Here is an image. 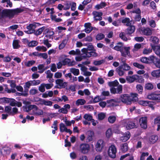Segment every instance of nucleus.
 <instances>
[{
	"label": "nucleus",
	"mask_w": 160,
	"mask_h": 160,
	"mask_svg": "<svg viewBox=\"0 0 160 160\" xmlns=\"http://www.w3.org/2000/svg\"><path fill=\"white\" fill-rule=\"evenodd\" d=\"M2 7H0V20H2L4 18L10 19L13 18L15 15H17L24 11L22 8H18L14 9H4L2 10Z\"/></svg>",
	"instance_id": "f257e3e1"
},
{
	"label": "nucleus",
	"mask_w": 160,
	"mask_h": 160,
	"mask_svg": "<svg viewBox=\"0 0 160 160\" xmlns=\"http://www.w3.org/2000/svg\"><path fill=\"white\" fill-rule=\"evenodd\" d=\"M81 51L83 52L82 57L84 58L98 56V54L96 52V50L94 48L91 43L88 46L87 48H83L81 50Z\"/></svg>",
	"instance_id": "f03ea898"
},
{
	"label": "nucleus",
	"mask_w": 160,
	"mask_h": 160,
	"mask_svg": "<svg viewBox=\"0 0 160 160\" xmlns=\"http://www.w3.org/2000/svg\"><path fill=\"white\" fill-rule=\"evenodd\" d=\"M119 99L123 103L129 105L131 103L132 101L137 100L138 98L136 96L132 98L128 94H124L120 95Z\"/></svg>",
	"instance_id": "7ed1b4c3"
},
{
	"label": "nucleus",
	"mask_w": 160,
	"mask_h": 160,
	"mask_svg": "<svg viewBox=\"0 0 160 160\" xmlns=\"http://www.w3.org/2000/svg\"><path fill=\"white\" fill-rule=\"evenodd\" d=\"M110 90L112 94H121L122 92V86L121 85H119L115 87H112Z\"/></svg>",
	"instance_id": "20e7f679"
},
{
	"label": "nucleus",
	"mask_w": 160,
	"mask_h": 160,
	"mask_svg": "<svg viewBox=\"0 0 160 160\" xmlns=\"http://www.w3.org/2000/svg\"><path fill=\"white\" fill-rule=\"evenodd\" d=\"M90 150V146L87 143H82L79 146V151L84 154L87 153Z\"/></svg>",
	"instance_id": "39448f33"
},
{
	"label": "nucleus",
	"mask_w": 160,
	"mask_h": 160,
	"mask_svg": "<svg viewBox=\"0 0 160 160\" xmlns=\"http://www.w3.org/2000/svg\"><path fill=\"white\" fill-rule=\"evenodd\" d=\"M116 148L115 146L113 145H112L109 147L108 149V155L111 158H115L116 156Z\"/></svg>",
	"instance_id": "423d86ee"
},
{
	"label": "nucleus",
	"mask_w": 160,
	"mask_h": 160,
	"mask_svg": "<svg viewBox=\"0 0 160 160\" xmlns=\"http://www.w3.org/2000/svg\"><path fill=\"white\" fill-rule=\"evenodd\" d=\"M147 98L150 100H160V94H158L154 92L148 95Z\"/></svg>",
	"instance_id": "0eeeda50"
},
{
	"label": "nucleus",
	"mask_w": 160,
	"mask_h": 160,
	"mask_svg": "<svg viewBox=\"0 0 160 160\" xmlns=\"http://www.w3.org/2000/svg\"><path fill=\"white\" fill-rule=\"evenodd\" d=\"M147 118L146 117H142L139 119L140 126L141 128L145 129L147 128Z\"/></svg>",
	"instance_id": "6e6552de"
},
{
	"label": "nucleus",
	"mask_w": 160,
	"mask_h": 160,
	"mask_svg": "<svg viewBox=\"0 0 160 160\" xmlns=\"http://www.w3.org/2000/svg\"><path fill=\"white\" fill-rule=\"evenodd\" d=\"M104 146V144L103 140L101 139L98 140L95 146L96 151L101 152Z\"/></svg>",
	"instance_id": "1a4fd4ad"
},
{
	"label": "nucleus",
	"mask_w": 160,
	"mask_h": 160,
	"mask_svg": "<svg viewBox=\"0 0 160 160\" xmlns=\"http://www.w3.org/2000/svg\"><path fill=\"white\" fill-rule=\"evenodd\" d=\"M92 14L94 16V18L95 20L100 21L102 20V12L93 11L92 12Z\"/></svg>",
	"instance_id": "9d476101"
},
{
	"label": "nucleus",
	"mask_w": 160,
	"mask_h": 160,
	"mask_svg": "<svg viewBox=\"0 0 160 160\" xmlns=\"http://www.w3.org/2000/svg\"><path fill=\"white\" fill-rule=\"evenodd\" d=\"M60 129L61 132H69L70 134L72 133V131L69 129H68L65 126V125L62 123H61L60 124Z\"/></svg>",
	"instance_id": "9b49d317"
},
{
	"label": "nucleus",
	"mask_w": 160,
	"mask_h": 160,
	"mask_svg": "<svg viewBox=\"0 0 160 160\" xmlns=\"http://www.w3.org/2000/svg\"><path fill=\"white\" fill-rule=\"evenodd\" d=\"M9 104L12 107L17 106L19 107L22 106V104L21 102H18L13 98L10 99Z\"/></svg>",
	"instance_id": "f8f14e48"
},
{
	"label": "nucleus",
	"mask_w": 160,
	"mask_h": 160,
	"mask_svg": "<svg viewBox=\"0 0 160 160\" xmlns=\"http://www.w3.org/2000/svg\"><path fill=\"white\" fill-rule=\"evenodd\" d=\"M130 137V133L128 131L126 132L123 136L120 138V140L123 142H125L128 140Z\"/></svg>",
	"instance_id": "ddd939ff"
},
{
	"label": "nucleus",
	"mask_w": 160,
	"mask_h": 160,
	"mask_svg": "<svg viewBox=\"0 0 160 160\" xmlns=\"http://www.w3.org/2000/svg\"><path fill=\"white\" fill-rule=\"evenodd\" d=\"M125 127L127 129H130L137 128V126L136 125L135 122L132 121H129L125 125Z\"/></svg>",
	"instance_id": "4468645a"
},
{
	"label": "nucleus",
	"mask_w": 160,
	"mask_h": 160,
	"mask_svg": "<svg viewBox=\"0 0 160 160\" xmlns=\"http://www.w3.org/2000/svg\"><path fill=\"white\" fill-rule=\"evenodd\" d=\"M32 112V113H30V114L36 116H40L43 115V111L41 109L38 108L37 107V108H34V109L33 110Z\"/></svg>",
	"instance_id": "2eb2a0df"
},
{
	"label": "nucleus",
	"mask_w": 160,
	"mask_h": 160,
	"mask_svg": "<svg viewBox=\"0 0 160 160\" xmlns=\"http://www.w3.org/2000/svg\"><path fill=\"white\" fill-rule=\"evenodd\" d=\"M57 84L60 87V88H64L67 86V83L63 82L62 79H58L56 80Z\"/></svg>",
	"instance_id": "dca6fc26"
},
{
	"label": "nucleus",
	"mask_w": 160,
	"mask_h": 160,
	"mask_svg": "<svg viewBox=\"0 0 160 160\" xmlns=\"http://www.w3.org/2000/svg\"><path fill=\"white\" fill-rule=\"evenodd\" d=\"M130 48L129 47H126L122 49V52H121V55L124 57H126L127 55H128L130 53L129 50Z\"/></svg>",
	"instance_id": "f3484780"
},
{
	"label": "nucleus",
	"mask_w": 160,
	"mask_h": 160,
	"mask_svg": "<svg viewBox=\"0 0 160 160\" xmlns=\"http://www.w3.org/2000/svg\"><path fill=\"white\" fill-rule=\"evenodd\" d=\"M40 24L39 23L34 22L32 24H30L27 27V28L28 30H35V29L38 26H39Z\"/></svg>",
	"instance_id": "a211bd4d"
},
{
	"label": "nucleus",
	"mask_w": 160,
	"mask_h": 160,
	"mask_svg": "<svg viewBox=\"0 0 160 160\" xmlns=\"http://www.w3.org/2000/svg\"><path fill=\"white\" fill-rule=\"evenodd\" d=\"M137 75H134L132 76H128L126 78V80L129 82L131 83L136 81V78H138Z\"/></svg>",
	"instance_id": "6ab92c4d"
},
{
	"label": "nucleus",
	"mask_w": 160,
	"mask_h": 160,
	"mask_svg": "<svg viewBox=\"0 0 160 160\" xmlns=\"http://www.w3.org/2000/svg\"><path fill=\"white\" fill-rule=\"evenodd\" d=\"M24 110L27 112H29L31 110L34 108H37V106L35 105H30L28 106H23Z\"/></svg>",
	"instance_id": "aec40b11"
},
{
	"label": "nucleus",
	"mask_w": 160,
	"mask_h": 160,
	"mask_svg": "<svg viewBox=\"0 0 160 160\" xmlns=\"http://www.w3.org/2000/svg\"><path fill=\"white\" fill-rule=\"evenodd\" d=\"M87 142H90L93 140L92 137L94 136V133L93 131H88L87 132Z\"/></svg>",
	"instance_id": "412c9836"
},
{
	"label": "nucleus",
	"mask_w": 160,
	"mask_h": 160,
	"mask_svg": "<svg viewBox=\"0 0 160 160\" xmlns=\"http://www.w3.org/2000/svg\"><path fill=\"white\" fill-rule=\"evenodd\" d=\"M0 152L3 155L9 154L10 152V149L8 147L3 148L1 150Z\"/></svg>",
	"instance_id": "4be33fe9"
},
{
	"label": "nucleus",
	"mask_w": 160,
	"mask_h": 160,
	"mask_svg": "<svg viewBox=\"0 0 160 160\" xmlns=\"http://www.w3.org/2000/svg\"><path fill=\"white\" fill-rule=\"evenodd\" d=\"M122 46L123 44L122 43L119 42L117 43V45L114 47L113 48L117 51L122 52V49L123 48Z\"/></svg>",
	"instance_id": "5701e85b"
},
{
	"label": "nucleus",
	"mask_w": 160,
	"mask_h": 160,
	"mask_svg": "<svg viewBox=\"0 0 160 160\" xmlns=\"http://www.w3.org/2000/svg\"><path fill=\"white\" fill-rule=\"evenodd\" d=\"M135 30L134 26L129 27L126 30V32L127 34L130 35L134 32Z\"/></svg>",
	"instance_id": "b1692460"
},
{
	"label": "nucleus",
	"mask_w": 160,
	"mask_h": 160,
	"mask_svg": "<svg viewBox=\"0 0 160 160\" xmlns=\"http://www.w3.org/2000/svg\"><path fill=\"white\" fill-rule=\"evenodd\" d=\"M141 31L143 34L146 35H150L152 33V31L149 28H142Z\"/></svg>",
	"instance_id": "393cba45"
},
{
	"label": "nucleus",
	"mask_w": 160,
	"mask_h": 160,
	"mask_svg": "<svg viewBox=\"0 0 160 160\" xmlns=\"http://www.w3.org/2000/svg\"><path fill=\"white\" fill-rule=\"evenodd\" d=\"M152 76L156 78H158L160 77V69L153 71L152 72Z\"/></svg>",
	"instance_id": "a878e982"
},
{
	"label": "nucleus",
	"mask_w": 160,
	"mask_h": 160,
	"mask_svg": "<svg viewBox=\"0 0 160 160\" xmlns=\"http://www.w3.org/2000/svg\"><path fill=\"white\" fill-rule=\"evenodd\" d=\"M119 83L117 80L113 81L110 82H108V84L109 86L112 87H115L119 85Z\"/></svg>",
	"instance_id": "bb28decb"
},
{
	"label": "nucleus",
	"mask_w": 160,
	"mask_h": 160,
	"mask_svg": "<svg viewBox=\"0 0 160 160\" xmlns=\"http://www.w3.org/2000/svg\"><path fill=\"white\" fill-rule=\"evenodd\" d=\"M120 147L121 150L122 152H125L128 150V145L127 143H125L121 144Z\"/></svg>",
	"instance_id": "cd10ccee"
},
{
	"label": "nucleus",
	"mask_w": 160,
	"mask_h": 160,
	"mask_svg": "<svg viewBox=\"0 0 160 160\" xmlns=\"http://www.w3.org/2000/svg\"><path fill=\"white\" fill-rule=\"evenodd\" d=\"M158 139V136L156 135H152L149 139V141L150 143H155Z\"/></svg>",
	"instance_id": "c85d7f7f"
},
{
	"label": "nucleus",
	"mask_w": 160,
	"mask_h": 160,
	"mask_svg": "<svg viewBox=\"0 0 160 160\" xmlns=\"http://www.w3.org/2000/svg\"><path fill=\"white\" fill-rule=\"evenodd\" d=\"M70 71L75 76H77L79 74V71L78 69L74 68H71L70 69Z\"/></svg>",
	"instance_id": "c756f323"
},
{
	"label": "nucleus",
	"mask_w": 160,
	"mask_h": 160,
	"mask_svg": "<svg viewBox=\"0 0 160 160\" xmlns=\"http://www.w3.org/2000/svg\"><path fill=\"white\" fill-rule=\"evenodd\" d=\"M153 49L156 54L160 58V46H155Z\"/></svg>",
	"instance_id": "7c9ffc66"
},
{
	"label": "nucleus",
	"mask_w": 160,
	"mask_h": 160,
	"mask_svg": "<svg viewBox=\"0 0 160 160\" xmlns=\"http://www.w3.org/2000/svg\"><path fill=\"white\" fill-rule=\"evenodd\" d=\"M84 118L85 120L88 121H92V122H94V119H92V116L87 114H86L84 115Z\"/></svg>",
	"instance_id": "2f4dec72"
},
{
	"label": "nucleus",
	"mask_w": 160,
	"mask_h": 160,
	"mask_svg": "<svg viewBox=\"0 0 160 160\" xmlns=\"http://www.w3.org/2000/svg\"><path fill=\"white\" fill-rule=\"evenodd\" d=\"M45 28V27H43L38 29L37 31H35V30L34 34L37 36L41 34Z\"/></svg>",
	"instance_id": "473e14b6"
},
{
	"label": "nucleus",
	"mask_w": 160,
	"mask_h": 160,
	"mask_svg": "<svg viewBox=\"0 0 160 160\" xmlns=\"http://www.w3.org/2000/svg\"><path fill=\"white\" fill-rule=\"evenodd\" d=\"M153 88V84L151 83H146L145 86V89L148 90H151Z\"/></svg>",
	"instance_id": "72a5a7b5"
},
{
	"label": "nucleus",
	"mask_w": 160,
	"mask_h": 160,
	"mask_svg": "<svg viewBox=\"0 0 160 160\" xmlns=\"http://www.w3.org/2000/svg\"><path fill=\"white\" fill-rule=\"evenodd\" d=\"M106 114L105 113L100 112L98 114V120H103L105 117Z\"/></svg>",
	"instance_id": "f704fd0d"
},
{
	"label": "nucleus",
	"mask_w": 160,
	"mask_h": 160,
	"mask_svg": "<svg viewBox=\"0 0 160 160\" xmlns=\"http://www.w3.org/2000/svg\"><path fill=\"white\" fill-rule=\"evenodd\" d=\"M122 68L121 67H119L116 69V71L120 76H122L124 75V72L122 70Z\"/></svg>",
	"instance_id": "c9c22d12"
},
{
	"label": "nucleus",
	"mask_w": 160,
	"mask_h": 160,
	"mask_svg": "<svg viewBox=\"0 0 160 160\" xmlns=\"http://www.w3.org/2000/svg\"><path fill=\"white\" fill-rule=\"evenodd\" d=\"M38 70H40L38 71V72L40 73H42L44 71V65L43 64H39L38 66Z\"/></svg>",
	"instance_id": "e433bc0d"
},
{
	"label": "nucleus",
	"mask_w": 160,
	"mask_h": 160,
	"mask_svg": "<svg viewBox=\"0 0 160 160\" xmlns=\"http://www.w3.org/2000/svg\"><path fill=\"white\" fill-rule=\"evenodd\" d=\"M114 100L112 99L107 101V106L110 107L111 106H115V104L114 103Z\"/></svg>",
	"instance_id": "4c0bfd02"
},
{
	"label": "nucleus",
	"mask_w": 160,
	"mask_h": 160,
	"mask_svg": "<svg viewBox=\"0 0 160 160\" xmlns=\"http://www.w3.org/2000/svg\"><path fill=\"white\" fill-rule=\"evenodd\" d=\"M86 102L83 99H78L76 101V104L78 106L79 105H83Z\"/></svg>",
	"instance_id": "58836bf2"
},
{
	"label": "nucleus",
	"mask_w": 160,
	"mask_h": 160,
	"mask_svg": "<svg viewBox=\"0 0 160 160\" xmlns=\"http://www.w3.org/2000/svg\"><path fill=\"white\" fill-rule=\"evenodd\" d=\"M153 48L152 47V48H146L143 49V53L144 54H148L152 52V48Z\"/></svg>",
	"instance_id": "ea45409f"
},
{
	"label": "nucleus",
	"mask_w": 160,
	"mask_h": 160,
	"mask_svg": "<svg viewBox=\"0 0 160 160\" xmlns=\"http://www.w3.org/2000/svg\"><path fill=\"white\" fill-rule=\"evenodd\" d=\"M106 6V3L105 2H102L100 4H98L95 6V8L97 9L102 8Z\"/></svg>",
	"instance_id": "a19ab883"
},
{
	"label": "nucleus",
	"mask_w": 160,
	"mask_h": 160,
	"mask_svg": "<svg viewBox=\"0 0 160 160\" xmlns=\"http://www.w3.org/2000/svg\"><path fill=\"white\" fill-rule=\"evenodd\" d=\"M105 62L104 60L102 59L98 61H94L93 64L96 66L100 65Z\"/></svg>",
	"instance_id": "79ce46f5"
},
{
	"label": "nucleus",
	"mask_w": 160,
	"mask_h": 160,
	"mask_svg": "<svg viewBox=\"0 0 160 160\" xmlns=\"http://www.w3.org/2000/svg\"><path fill=\"white\" fill-rule=\"evenodd\" d=\"M119 67H121L122 68V69L126 71L130 69V66L126 63H123V65L119 66Z\"/></svg>",
	"instance_id": "37998d69"
},
{
	"label": "nucleus",
	"mask_w": 160,
	"mask_h": 160,
	"mask_svg": "<svg viewBox=\"0 0 160 160\" xmlns=\"http://www.w3.org/2000/svg\"><path fill=\"white\" fill-rule=\"evenodd\" d=\"M35 63V61L34 60L28 61V62H25L24 63L25 65L27 67H31Z\"/></svg>",
	"instance_id": "c03bdc74"
},
{
	"label": "nucleus",
	"mask_w": 160,
	"mask_h": 160,
	"mask_svg": "<svg viewBox=\"0 0 160 160\" xmlns=\"http://www.w3.org/2000/svg\"><path fill=\"white\" fill-rule=\"evenodd\" d=\"M42 104L46 106H51L52 105V102L50 101H46L43 100L42 101Z\"/></svg>",
	"instance_id": "a18cd8bd"
},
{
	"label": "nucleus",
	"mask_w": 160,
	"mask_h": 160,
	"mask_svg": "<svg viewBox=\"0 0 160 160\" xmlns=\"http://www.w3.org/2000/svg\"><path fill=\"white\" fill-rule=\"evenodd\" d=\"M116 120V117L115 116H110L108 118V122L111 123H113Z\"/></svg>",
	"instance_id": "49530a36"
},
{
	"label": "nucleus",
	"mask_w": 160,
	"mask_h": 160,
	"mask_svg": "<svg viewBox=\"0 0 160 160\" xmlns=\"http://www.w3.org/2000/svg\"><path fill=\"white\" fill-rule=\"evenodd\" d=\"M13 46L14 48L17 49L20 47V46L18 44V40H15L13 41Z\"/></svg>",
	"instance_id": "de8ad7c7"
},
{
	"label": "nucleus",
	"mask_w": 160,
	"mask_h": 160,
	"mask_svg": "<svg viewBox=\"0 0 160 160\" xmlns=\"http://www.w3.org/2000/svg\"><path fill=\"white\" fill-rule=\"evenodd\" d=\"M119 37L123 41H126L128 39L126 36L125 34L123 32H121L119 35Z\"/></svg>",
	"instance_id": "09e8293b"
},
{
	"label": "nucleus",
	"mask_w": 160,
	"mask_h": 160,
	"mask_svg": "<svg viewBox=\"0 0 160 160\" xmlns=\"http://www.w3.org/2000/svg\"><path fill=\"white\" fill-rule=\"evenodd\" d=\"M38 44V42L35 41H32L28 43L29 47H33L36 46Z\"/></svg>",
	"instance_id": "8fccbe9b"
},
{
	"label": "nucleus",
	"mask_w": 160,
	"mask_h": 160,
	"mask_svg": "<svg viewBox=\"0 0 160 160\" xmlns=\"http://www.w3.org/2000/svg\"><path fill=\"white\" fill-rule=\"evenodd\" d=\"M12 108L9 106H7L5 107V111L8 113L9 115H11V112Z\"/></svg>",
	"instance_id": "3c124183"
},
{
	"label": "nucleus",
	"mask_w": 160,
	"mask_h": 160,
	"mask_svg": "<svg viewBox=\"0 0 160 160\" xmlns=\"http://www.w3.org/2000/svg\"><path fill=\"white\" fill-rule=\"evenodd\" d=\"M133 65L134 67L141 69H143L144 68V67L143 65L140 64L137 62L133 63Z\"/></svg>",
	"instance_id": "603ef678"
},
{
	"label": "nucleus",
	"mask_w": 160,
	"mask_h": 160,
	"mask_svg": "<svg viewBox=\"0 0 160 160\" xmlns=\"http://www.w3.org/2000/svg\"><path fill=\"white\" fill-rule=\"evenodd\" d=\"M136 88L139 93L141 94L143 90V87L140 84L137 85L136 86Z\"/></svg>",
	"instance_id": "864d4df0"
},
{
	"label": "nucleus",
	"mask_w": 160,
	"mask_h": 160,
	"mask_svg": "<svg viewBox=\"0 0 160 160\" xmlns=\"http://www.w3.org/2000/svg\"><path fill=\"white\" fill-rule=\"evenodd\" d=\"M150 40L154 43H157L159 41V39L156 37H151Z\"/></svg>",
	"instance_id": "5fc2aeb1"
},
{
	"label": "nucleus",
	"mask_w": 160,
	"mask_h": 160,
	"mask_svg": "<svg viewBox=\"0 0 160 160\" xmlns=\"http://www.w3.org/2000/svg\"><path fill=\"white\" fill-rule=\"evenodd\" d=\"M70 62L71 59L68 58H65L62 61L63 65H65L67 64H68L69 65V64Z\"/></svg>",
	"instance_id": "6e6d98bb"
},
{
	"label": "nucleus",
	"mask_w": 160,
	"mask_h": 160,
	"mask_svg": "<svg viewBox=\"0 0 160 160\" xmlns=\"http://www.w3.org/2000/svg\"><path fill=\"white\" fill-rule=\"evenodd\" d=\"M38 92V90L35 89H32L29 91L30 94L31 95H34Z\"/></svg>",
	"instance_id": "4d7b16f0"
},
{
	"label": "nucleus",
	"mask_w": 160,
	"mask_h": 160,
	"mask_svg": "<svg viewBox=\"0 0 160 160\" xmlns=\"http://www.w3.org/2000/svg\"><path fill=\"white\" fill-rule=\"evenodd\" d=\"M106 134L107 138H110L112 134V131L111 129L110 128L108 129L106 132Z\"/></svg>",
	"instance_id": "13d9d810"
},
{
	"label": "nucleus",
	"mask_w": 160,
	"mask_h": 160,
	"mask_svg": "<svg viewBox=\"0 0 160 160\" xmlns=\"http://www.w3.org/2000/svg\"><path fill=\"white\" fill-rule=\"evenodd\" d=\"M104 38V35L102 33L98 34L96 37V39L98 40H101Z\"/></svg>",
	"instance_id": "bf43d9fd"
},
{
	"label": "nucleus",
	"mask_w": 160,
	"mask_h": 160,
	"mask_svg": "<svg viewBox=\"0 0 160 160\" xmlns=\"http://www.w3.org/2000/svg\"><path fill=\"white\" fill-rule=\"evenodd\" d=\"M140 61L143 63H148L149 61V59L146 57H144L140 59Z\"/></svg>",
	"instance_id": "052dcab7"
},
{
	"label": "nucleus",
	"mask_w": 160,
	"mask_h": 160,
	"mask_svg": "<svg viewBox=\"0 0 160 160\" xmlns=\"http://www.w3.org/2000/svg\"><path fill=\"white\" fill-rule=\"evenodd\" d=\"M139 103L140 104L145 106H148V103H149V101H140Z\"/></svg>",
	"instance_id": "680f3d73"
},
{
	"label": "nucleus",
	"mask_w": 160,
	"mask_h": 160,
	"mask_svg": "<svg viewBox=\"0 0 160 160\" xmlns=\"http://www.w3.org/2000/svg\"><path fill=\"white\" fill-rule=\"evenodd\" d=\"M45 86L44 83L41 84L40 86L39 87L38 90L42 92H44L45 91Z\"/></svg>",
	"instance_id": "e2e57ef3"
},
{
	"label": "nucleus",
	"mask_w": 160,
	"mask_h": 160,
	"mask_svg": "<svg viewBox=\"0 0 160 160\" xmlns=\"http://www.w3.org/2000/svg\"><path fill=\"white\" fill-rule=\"evenodd\" d=\"M45 73L47 74L46 78H52L53 74L51 73L50 70H48Z\"/></svg>",
	"instance_id": "0e129e2a"
},
{
	"label": "nucleus",
	"mask_w": 160,
	"mask_h": 160,
	"mask_svg": "<svg viewBox=\"0 0 160 160\" xmlns=\"http://www.w3.org/2000/svg\"><path fill=\"white\" fill-rule=\"evenodd\" d=\"M32 85L35 86L39 84L40 83V81L39 80H34L31 81Z\"/></svg>",
	"instance_id": "69168bd1"
},
{
	"label": "nucleus",
	"mask_w": 160,
	"mask_h": 160,
	"mask_svg": "<svg viewBox=\"0 0 160 160\" xmlns=\"http://www.w3.org/2000/svg\"><path fill=\"white\" fill-rule=\"evenodd\" d=\"M138 78H136V80L137 82H138L139 83H142L144 82V79L141 76H139L138 75Z\"/></svg>",
	"instance_id": "338daca9"
},
{
	"label": "nucleus",
	"mask_w": 160,
	"mask_h": 160,
	"mask_svg": "<svg viewBox=\"0 0 160 160\" xmlns=\"http://www.w3.org/2000/svg\"><path fill=\"white\" fill-rule=\"evenodd\" d=\"M18 112V109L16 108H13L12 109V111L11 112V115H14Z\"/></svg>",
	"instance_id": "774afa93"
}]
</instances>
